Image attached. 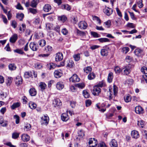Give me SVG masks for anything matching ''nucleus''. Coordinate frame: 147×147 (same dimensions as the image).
I'll list each match as a JSON object with an SVG mask.
<instances>
[{"label": "nucleus", "mask_w": 147, "mask_h": 147, "mask_svg": "<svg viewBox=\"0 0 147 147\" xmlns=\"http://www.w3.org/2000/svg\"><path fill=\"white\" fill-rule=\"evenodd\" d=\"M109 90L110 93L109 99L111 100L112 99L114 96H116L117 94L118 88L116 85L114 84L113 89L110 86L109 88Z\"/></svg>", "instance_id": "obj_1"}, {"label": "nucleus", "mask_w": 147, "mask_h": 147, "mask_svg": "<svg viewBox=\"0 0 147 147\" xmlns=\"http://www.w3.org/2000/svg\"><path fill=\"white\" fill-rule=\"evenodd\" d=\"M53 106L57 109H59L62 105V103L59 98L55 99L53 101Z\"/></svg>", "instance_id": "obj_2"}, {"label": "nucleus", "mask_w": 147, "mask_h": 147, "mask_svg": "<svg viewBox=\"0 0 147 147\" xmlns=\"http://www.w3.org/2000/svg\"><path fill=\"white\" fill-rule=\"evenodd\" d=\"M88 143L90 147H95L98 143L97 140L94 138H90Z\"/></svg>", "instance_id": "obj_3"}, {"label": "nucleus", "mask_w": 147, "mask_h": 147, "mask_svg": "<svg viewBox=\"0 0 147 147\" xmlns=\"http://www.w3.org/2000/svg\"><path fill=\"white\" fill-rule=\"evenodd\" d=\"M41 119L42 125H47L48 124L49 118L47 115H44L41 117Z\"/></svg>", "instance_id": "obj_4"}, {"label": "nucleus", "mask_w": 147, "mask_h": 147, "mask_svg": "<svg viewBox=\"0 0 147 147\" xmlns=\"http://www.w3.org/2000/svg\"><path fill=\"white\" fill-rule=\"evenodd\" d=\"M109 50V48L107 46L103 47V48L101 50V55L103 56H107L108 55Z\"/></svg>", "instance_id": "obj_5"}, {"label": "nucleus", "mask_w": 147, "mask_h": 147, "mask_svg": "<svg viewBox=\"0 0 147 147\" xmlns=\"http://www.w3.org/2000/svg\"><path fill=\"white\" fill-rule=\"evenodd\" d=\"M80 79L78 76L76 74H74L70 78L69 81L71 82H75L80 81Z\"/></svg>", "instance_id": "obj_6"}, {"label": "nucleus", "mask_w": 147, "mask_h": 147, "mask_svg": "<svg viewBox=\"0 0 147 147\" xmlns=\"http://www.w3.org/2000/svg\"><path fill=\"white\" fill-rule=\"evenodd\" d=\"M101 92V89L100 88L95 86L94 87L92 91L93 94L95 95H98Z\"/></svg>", "instance_id": "obj_7"}, {"label": "nucleus", "mask_w": 147, "mask_h": 147, "mask_svg": "<svg viewBox=\"0 0 147 147\" xmlns=\"http://www.w3.org/2000/svg\"><path fill=\"white\" fill-rule=\"evenodd\" d=\"M78 26L80 29L85 30L87 28L88 25L86 22L85 21H82L80 22L79 23Z\"/></svg>", "instance_id": "obj_8"}, {"label": "nucleus", "mask_w": 147, "mask_h": 147, "mask_svg": "<svg viewBox=\"0 0 147 147\" xmlns=\"http://www.w3.org/2000/svg\"><path fill=\"white\" fill-rule=\"evenodd\" d=\"M143 109L140 106H138L135 108V112L138 114H141L143 113Z\"/></svg>", "instance_id": "obj_9"}, {"label": "nucleus", "mask_w": 147, "mask_h": 147, "mask_svg": "<svg viewBox=\"0 0 147 147\" xmlns=\"http://www.w3.org/2000/svg\"><path fill=\"white\" fill-rule=\"evenodd\" d=\"M63 58V55L62 53H58L56 55L55 59L56 61H61Z\"/></svg>", "instance_id": "obj_10"}, {"label": "nucleus", "mask_w": 147, "mask_h": 147, "mask_svg": "<svg viewBox=\"0 0 147 147\" xmlns=\"http://www.w3.org/2000/svg\"><path fill=\"white\" fill-rule=\"evenodd\" d=\"M54 76L56 78H60L62 75V71L61 70H56L54 72Z\"/></svg>", "instance_id": "obj_11"}, {"label": "nucleus", "mask_w": 147, "mask_h": 147, "mask_svg": "<svg viewBox=\"0 0 147 147\" xmlns=\"http://www.w3.org/2000/svg\"><path fill=\"white\" fill-rule=\"evenodd\" d=\"M104 11L106 14L109 16L112 14L113 11L112 9L108 7H106L104 9Z\"/></svg>", "instance_id": "obj_12"}, {"label": "nucleus", "mask_w": 147, "mask_h": 147, "mask_svg": "<svg viewBox=\"0 0 147 147\" xmlns=\"http://www.w3.org/2000/svg\"><path fill=\"white\" fill-rule=\"evenodd\" d=\"M131 135L132 137L135 139H137L140 136L138 132L135 130L131 131Z\"/></svg>", "instance_id": "obj_13"}, {"label": "nucleus", "mask_w": 147, "mask_h": 147, "mask_svg": "<svg viewBox=\"0 0 147 147\" xmlns=\"http://www.w3.org/2000/svg\"><path fill=\"white\" fill-rule=\"evenodd\" d=\"M30 47L33 51H36L38 49V46L34 42H31L30 44Z\"/></svg>", "instance_id": "obj_14"}, {"label": "nucleus", "mask_w": 147, "mask_h": 147, "mask_svg": "<svg viewBox=\"0 0 147 147\" xmlns=\"http://www.w3.org/2000/svg\"><path fill=\"white\" fill-rule=\"evenodd\" d=\"M22 140L24 142L28 141L30 139L29 136L27 134H24L21 136Z\"/></svg>", "instance_id": "obj_15"}, {"label": "nucleus", "mask_w": 147, "mask_h": 147, "mask_svg": "<svg viewBox=\"0 0 147 147\" xmlns=\"http://www.w3.org/2000/svg\"><path fill=\"white\" fill-rule=\"evenodd\" d=\"M51 9V5L49 4H45L43 7V10L46 12L49 11Z\"/></svg>", "instance_id": "obj_16"}, {"label": "nucleus", "mask_w": 147, "mask_h": 147, "mask_svg": "<svg viewBox=\"0 0 147 147\" xmlns=\"http://www.w3.org/2000/svg\"><path fill=\"white\" fill-rule=\"evenodd\" d=\"M18 39V36L16 34H14L9 39V41L11 42L14 43Z\"/></svg>", "instance_id": "obj_17"}, {"label": "nucleus", "mask_w": 147, "mask_h": 147, "mask_svg": "<svg viewBox=\"0 0 147 147\" xmlns=\"http://www.w3.org/2000/svg\"><path fill=\"white\" fill-rule=\"evenodd\" d=\"M15 83L18 85L21 84L22 83V79L21 77L19 76L17 77L15 80Z\"/></svg>", "instance_id": "obj_18"}, {"label": "nucleus", "mask_w": 147, "mask_h": 147, "mask_svg": "<svg viewBox=\"0 0 147 147\" xmlns=\"http://www.w3.org/2000/svg\"><path fill=\"white\" fill-rule=\"evenodd\" d=\"M61 119L63 121H66L69 119L67 114L66 113H63L61 115Z\"/></svg>", "instance_id": "obj_19"}, {"label": "nucleus", "mask_w": 147, "mask_h": 147, "mask_svg": "<svg viewBox=\"0 0 147 147\" xmlns=\"http://www.w3.org/2000/svg\"><path fill=\"white\" fill-rule=\"evenodd\" d=\"M123 70L124 75H127L130 73V68L128 66H126L123 69Z\"/></svg>", "instance_id": "obj_20"}, {"label": "nucleus", "mask_w": 147, "mask_h": 147, "mask_svg": "<svg viewBox=\"0 0 147 147\" xmlns=\"http://www.w3.org/2000/svg\"><path fill=\"white\" fill-rule=\"evenodd\" d=\"M111 147H118V144L117 141L115 139H113L110 143Z\"/></svg>", "instance_id": "obj_21"}, {"label": "nucleus", "mask_w": 147, "mask_h": 147, "mask_svg": "<svg viewBox=\"0 0 147 147\" xmlns=\"http://www.w3.org/2000/svg\"><path fill=\"white\" fill-rule=\"evenodd\" d=\"M29 92L30 95L32 96H34L36 94V91L34 88H30L29 90Z\"/></svg>", "instance_id": "obj_22"}, {"label": "nucleus", "mask_w": 147, "mask_h": 147, "mask_svg": "<svg viewBox=\"0 0 147 147\" xmlns=\"http://www.w3.org/2000/svg\"><path fill=\"white\" fill-rule=\"evenodd\" d=\"M38 2V0H32L30 5L33 7H36Z\"/></svg>", "instance_id": "obj_23"}, {"label": "nucleus", "mask_w": 147, "mask_h": 147, "mask_svg": "<svg viewBox=\"0 0 147 147\" xmlns=\"http://www.w3.org/2000/svg\"><path fill=\"white\" fill-rule=\"evenodd\" d=\"M56 87L58 90H61L64 88V86L62 82H59L56 85Z\"/></svg>", "instance_id": "obj_24"}, {"label": "nucleus", "mask_w": 147, "mask_h": 147, "mask_svg": "<svg viewBox=\"0 0 147 147\" xmlns=\"http://www.w3.org/2000/svg\"><path fill=\"white\" fill-rule=\"evenodd\" d=\"M56 67V64L53 63H50L47 64V67L50 70L54 69Z\"/></svg>", "instance_id": "obj_25"}, {"label": "nucleus", "mask_w": 147, "mask_h": 147, "mask_svg": "<svg viewBox=\"0 0 147 147\" xmlns=\"http://www.w3.org/2000/svg\"><path fill=\"white\" fill-rule=\"evenodd\" d=\"M113 78V73L111 72H110L108 76L107 81L108 82L111 83L112 81V79Z\"/></svg>", "instance_id": "obj_26"}, {"label": "nucleus", "mask_w": 147, "mask_h": 147, "mask_svg": "<svg viewBox=\"0 0 147 147\" xmlns=\"http://www.w3.org/2000/svg\"><path fill=\"white\" fill-rule=\"evenodd\" d=\"M92 68L90 66H88L85 67L84 69V70L85 73L88 74L91 71Z\"/></svg>", "instance_id": "obj_27"}, {"label": "nucleus", "mask_w": 147, "mask_h": 147, "mask_svg": "<svg viewBox=\"0 0 147 147\" xmlns=\"http://www.w3.org/2000/svg\"><path fill=\"white\" fill-rule=\"evenodd\" d=\"M95 77L96 76L95 74L93 72H92L88 74V80H91L94 79L95 78Z\"/></svg>", "instance_id": "obj_28"}, {"label": "nucleus", "mask_w": 147, "mask_h": 147, "mask_svg": "<svg viewBox=\"0 0 147 147\" xmlns=\"http://www.w3.org/2000/svg\"><path fill=\"white\" fill-rule=\"evenodd\" d=\"M24 77L26 78L31 77L32 78V72H26L25 73Z\"/></svg>", "instance_id": "obj_29"}, {"label": "nucleus", "mask_w": 147, "mask_h": 147, "mask_svg": "<svg viewBox=\"0 0 147 147\" xmlns=\"http://www.w3.org/2000/svg\"><path fill=\"white\" fill-rule=\"evenodd\" d=\"M8 67L9 69L11 70H15L16 68V66L14 63L9 64L8 65Z\"/></svg>", "instance_id": "obj_30"}, {"label": "nucleus", "mask_w": 147, "mask_h": 147, "mask_svg": "<svg viewBox=\"0 0 147 147\" xmlns=\"http://www.w3.org/2000/svg\"><path fill=\"white\" fill-rule=\"evenodd\" d=\"M20 105V102H17L14 103L11 106V108L12 109H14L18 107Z\"/></svg>", "instance_id": "obj_31"}, {"label": "nucleus", "mask_w": 147, "mask_h": 147, "mask_svg": "<svg viewBox=\"0 0 147 147\" xmlns=\"http://www.w3.org/2000/svg\"><path fill=\"white\" fill-rule=\"evenodd\" d=\"M67 66L69 68L72 67L74 65L73 61L72 60H69L67 63Z\"/></svg>", "instance_id": "obj_32"}, {"label": "nucleus", "mask_w": 147, "mask_h": 147, "mask_svg": "<svg viewBox=\"0 0 147 147\" xmlns=\"http://www.w3.org/2000/svg\"><path fill=\"white\" fill-rule=\"evenodd\" d=\"M98 40L101 43L109 42L110 41L109 39L107 38H101L98 39Z\"/></svg>", "instance_id": "obj_33"}, {"label": "nucleus", "mask_w": 147, "mask_h": 147, "mask_svg": "<svg viewBox=\"0 0 147 147\" xmlns=\"http://www.w3.org/2000/svg\"><path fill=\"white\" fill-rule=\"evenodd\" d=\"M24 17V14L22 13H18L17 14L16 17L20 21H22Z\"/></svg>", "instance_id": "obj_34"}, {"label": "nucleus", "mask_w": 147, "mask_h": 147, "mask_svg": "<svg viewBox=\"0 0 147 147\" xmlns=\"http://www.w3.org/2000/svg\"><path fill=\"white\" fill-rule=\"evenodd\" d=\"M31 129V125L29 123L26 124L24 127V129L25 131H28L30 130Z\"/></svg>", "instance_id": "obj_35"}, {"label": "nucleus", "mask_w": 147, "mask_h": 147, "mask_svg": "<svg viewBox=\"0 0 147 147\" xmlns=\"http://www.w3.org/2000/svg\"><path fill=\"white\" fill-rule=\"evenodd\" d=\"M105 85V83L104 81H102L99 82L96 85V86L99 87V88H102L104 87Z\"/></svg>", "instance_id": "obj_36"}, {"label": "nucleus", "mask_w": 147, "mask_h": 147, "mask_svg": "<svg viewBox=\"0 0 147 147\" xmlns=\"http://www.w3.org/2000/svg\"><path fill=\"white\" fill-rule=\"evenodd\" d=\"M39 45L42 47L44 46L46 44V42L44 40H41L38 42Z\"/></svg>", "instance_id": "obj_37"}, {"label": "nucleus", "mask_w": 147, "mask_h": 147, "mask_svg": "<svg viewBox=\"0 0 147 147\" xmlns=\"http://www.w3.org/2000/svg\"><path fill=\"white\" fill-rule=\"evenodd\" d=\"M29 106L31 109H34L36 108V105L35 103L31 102L29 103Z\"/></svg>", "instance_id": "obj_38"}, {"label": "nucleus", "mask_w": 147, "mask_h": 147, "mask_svg": "<svg viewBox=\"0 0 147 147\" xmlns=\"http://www.w3.org/2000/svg\"><path fill=\"white\" fill-rule=\"evenodd\" d=\"M45 50L47 53H50L52 50V48L51 46L48 45L45 48Z\"/></svg>", "instance_id": "obj_39"}, {"label": "nucleus", "mask_w": 147, "mask_h": 147, "mask_svg": "<svg viewBox=\"0 0 147 147\" xmlns=\"http://www.w3.org/2000/svg\"><path fill=\"white\" fill-rule=\"evenodd\" d=\"M73 57L75 61H79L80 59V55L79 53L75 54L73 56Z\"/></svg>", "instance_id": "obj_40"}, {"label": "nucleus", "mask_w": 147, "mask_h": 147, "mask_svg": "<svg viewBox=\"0 0 147 147\" xmlns=\"http://www.w3.org/2000/svg\"><path fill=\"white\" fill-rule=\"evenodd\" d=\"M14 52L16 53L20 54L22 55L24 54L25 55V53L23 52V51L22 50L20 49H18L14 50Z\"/></svg>", "instance_id": "obj_41"}, {"label": "nucleus", "mask_w": 147, "mask_h": 147, "mask_svg": "<svg viewBox=\"0 0 147 147\" xmlns=\"http://www.w3.org/2000/svg\"><path fill=\"white\" fill-rule=\"evenodd\" d=\"M19 133L14 132L12 134V137L13 139H16L19 137Z\"/></svg>", "instance_id": "obj_42"}, {"label": "nucleus", "mask_w": 147, "mask_h": 147, "mask_svg": "<svg viewBox=\"0 0 147 147\" xmlns=\"http://www.w3.org/2000/svg\"><path fill=\"white\" fill-rule=\"evenodd\" d=\"M124 99L125 101L127 102H129L130 101L131 99V97L130 95L128 94L126 96H125L124 97Z\"/></svg>", "instance_id": "obj_43"}, {"label": "nucleus", "mask_w": 147, "mask_h": 147, "mask_svg": "<svg viewBox=\"0 0 147 147\" xmlns=\"http://www.w3.org/2000/svg\"><path fill=\"white\" fill-rule=\"evenodd\" d=\"M83 94L84 97L86 98H88L89 97V94L86 90H84L83 92Z\"/></svg>", "instance_id": "obj_44"}, {"label": "nucleus", "mask_w": 147, "mask_h": 147, "mask_svg": "<svg viewBox=\"0 0 147 147\" xmlns=\"http://www.w3.org/2000/svg\"><path fill=\"white\" fill-rule=\"evenodd\" d=\"M141 71L145 74H147V68L145 66L142 67L141 69Z\"/></svg>", "instance_id": "obj_45"}, {"label": "nucleus", "mask_w": 147, "mask_h": 147, "mask_svg": "<svg viewBox=\"0 0 147 147\" xmlns=\"http://www.w3.org/2000/svg\"><path fill=\"white\" fill-rule=\"evenodd\" d=\"M41 88L42 90H45L47 86L46 84L44 83L41 82L39 85Z\"/></svg>", "instance_id": "obj_46"}, {"label": "nucleus", "mask_w": 147, "mask_h": 147, "mask_svg": "<svg viewBox=\"0 0 147 147\" xmlns=\"http://www.w3.org/2000/svg\"><path fill=\"white\" fill-rule=\"evenodd\" d=\"M77 33L78 35H79L81 36H83L85 35V32L81 31L78 29L77 30Z\"/></svg>", "instance_id": "obj_47"}, {"label": "nucleus", "mask_w": 147, "mask_h": 147, "mask_svg": "<svg viewBox=\"0 0 147 147\" xmlns=\"http://www.w3.org/2000/svg\"><path fill=\"white\" fill-rule=\"evenodd\" d=\"M58 19L63 22H64L67 19L66 17L64 16H60L58 17Z\"/></svg>", "instance_id": "obj_48"}, {"label": "nucleus", "mask_w": 147, "mask_h": 147, "mask_svg": "<svg viewBox=\"0 0 147 147\" xmlns=\"http://www.w3.org/2000/svg\"><path fill=\"white\" fill-rule=\"evenodd\" d=\"M142 51V50L140 48H138L134 51V53L136 55H138L139 54L141 53Z\"/></svg>", "instance_id": "obj_49"}, {"label": "nucleus", "mask_w": 147, "mask_h": 147, "mask_svg": "<svg viewBox=\"0 0 147 147\" xmlns=\"http://www.w3.org/2000/svg\"><path fill=\"white\" fill-rule=\"evenodd\" d=\"M137 124L139 127L143 128L144 126V121L143 120L138 121Z\"/></svg>", "instance_id": "obj_50"}, {"label": "nucleus", "mask_w": 147, "mask_h": 147, "mask_svg": "<svg viewBox=\"0 0 147 147\" xmlns=\"http://www.w3.org/2000/svg\"><path fill=\"white\" fill-rule=\"evenodd\" d=\"M78 134L79 136L81 137H83L85 135L84 132L82 130H80L78 131Z\"/></svg>", "instance_id": "obj_51"}, {"label": "nucleus", "mask_w": 147, "mask_h": 147, "mask_svg": "<svg viewBox=\"0 0 147 147\" xmlns=\"http://www.w3.org/2000/svg\"><path fill=\"white\" fill-rule=\"evenodd\" d=\"M129 48L127 47H123L122 49V51L125 54L127 53L129 51Z\"/></svg>", "instance_id": "obj_52"}, {"label": "nucleus", "mask_w": 147, "mask_h": 147, "mask_svg": "<svg viewBox=\"0 0 147 147\" xmlns=\"http://www.w3.org/2000/svg\"><path fill=\"white\" fill-rule=\"evenodd\" d=\"M93 20H96L97 21L99 24H101V20L98 17L96 16H92Z\"/></svg>", "instance_id": "obj_53"}, {"label": "nucleus", "mask_w": 147, "mask_h": 147, "mask_svg": "<svg viewBox=\"0 0 147 147\" xmlns=\"http://www.w3.org/2000/svg\"><path fill=\"white\" fill-rule=\"evenodd\" d=\"M142 2V0H138L137 2L138 6L140 8H142L143 6Z\"/></svg>", "instance_id": "obj_54"}, {"label": "nucleus", "mask_w": 147, "mask_h": 147, "mask_svg": "<svg viewBox=\"0 0 147 147\" xmlns=\"http://www.w3.org/2000/svg\"><path fill=\"white\" fill-rule=\"evenodd\" d=\"M14 118L16 119V123H19L20 121V117L19 116L17 115H15L14 116Z\"/></svg>", "instance_id": "obj_55"}, {"label": "nucleus", "mask_w": 147, "mask_h": 147, "mask_svg": "<svg viewBox=\"0 0 147 147\" xmlns=\"http://www.w3.org/2000/svg\"><path fill=\"white\" fill-rule=\"evenodd\" d=\"M76 86L79 88L82 89L84 87L85 85L83 83H78L76 84Z\"/></svg>", "instance_id": "obj_56"}, {"label": "nucleus", "mask_w": 147, "mask_h": 147, "mask_svg": "<svg viewBox=\"0 0 147 147\" xmlns=\"http://www.w3.org/2000/svg\"><path fill=\"white\" fill-rule=\"evenodd\" d=\"M63 7L65 9L67 10H69L71 9V7L67 4H65L63 5Z\"/></svg>", "instance_id": "obj_57"}, {"label": "nucleus", "mask_w": 147, "mask_h": 147, "mask_svg": "<svg viewBox=\"0 0 147 147\" xmlns=\"http://www.w3.org/2000/svg\"><path fill=\"white\" fill-rule=\"evenodd\" d=\"M29 10L30 12L33 14H36L37 12V10L36 9L32 8H29Z\"/></svg>", "instance_id": "obj_58"}, {"label": "nucleus", "mask_w": 147, "mask_h": 147, "mask_svg": "<svg viewBox=\"0 0 147 147\" xmlns=\"http://www.w3.org/2000/svg\"><path fill=\"white\" fill-rule=\"evenodd\" d=\"M104 23L105 24L107 28H109L111 25V22L110 20H108L107 21L105 22Z\"/></svg>", "instance_id": "obj_59"}, {"label": "nucleus", "mask_w": 147, "mask_h": 147, "mask_svg": "<svg viewBox=\"0 0 147 147\" xmlns=\"http://www.w3.org/2000/svg\"><path fill=\"white\" fill-rule=\"evenodd\" d=\"M116 11L118 15L121 18L122 16L121 12L118 7L116 8Z\"/></svg>", "instance_id": "obj_60"}, {"label": "nucleus", "mask_w": 147, "mask_h": 147, "mask_svg": "<svg viewBox=\"0 0 147 147\" xmlns=\"http://www.w3.org/2000/svg\"><path fill=\"white\" fill-rule=\"evenodd\" d=\"M7 96V94L5 93L1 92L0 94V97L2 99L5 98Z\"/></svg>", "instance_id": "obj_61"}, {"label": "nucleus", "mask_w": 147, "mask_h": 147, "mask_svg": "<svg viewBox=\"0 0 147 147\" xmlns=\"http://www.w3.org/2000/svg\"><path fill=\"white\" fill-rule=\"evenodd\" d=\"M131 18L133 20H136V18L134 16V14L133 12H131L128 11Z\"/></svg>", "instance_id": "obj_62"}, {"label": "nucleus", "mask_w": 147, "mask_h": 147, "mask_svg": "<svg viewBox=\"0 0 147 147\" xmlns=\"http://www.w3.org/2000/svg\"><path fill=\"white\" fill-rule=\"evenodd\" d=\"M11 25L14 28H16L17 26L16 22L15 20L12 21L11 23Z\"/></svg>", "instance_id": "obj_63"}, {"label": "nucleus", "mask_w": 147, "mask_h": 147, "mask_svg": "<svg viewBox=\"0 0 147 147\" xmlns=\"http://www.w3.org/2000/svg\"><path fill=\"white\" fill-rule=\"evenodd\" d=\"M97 147H107V146L106 145L105 143L103 142H102L101 143H99L97 146Z\"/></svg>", "instance_id": "obj_64"}]
</instances>
